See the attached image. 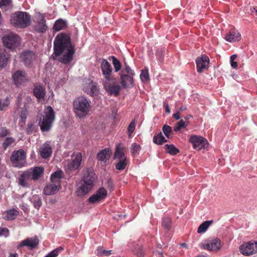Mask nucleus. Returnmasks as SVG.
I'll list each match as a JSON object with an SVG mask.
<instances>
[{
  "label": "nucleus",
  "mask_w": 257,
  "mask_h": 257,
  "mask_svg": "<svg viewBox=\"0 0 257 257\" xmlns=\"http://www.w3.org/2000/svg\"><path fill=\"white\" fill-rule=\"evenodd\" d=\"M250 10L252 13H255L256 15H257V7H251Z\"/></svg>",
  "instance_id": "nucleus-59"
},
{
  "label": "nucleus",
  "mask_w": 257,
  "mask_h": 257,
  "mask_svg": "<svg viewBox=\"0 0 257 257\" xmlns=\"http://www.w3.org/2000/svg\"><path fill=\"white\" fill-rule=\"evenodd\" d=\"M15 143V139L12 137H7L4 141L2 144V147L4 150H6L8 148L14 146Z\"/></svg>",
  "instance_id": "nucleus-32"
},
{
  "label": "nucleus",
  "mask_w": 257,
  "mask_h": 257,
  "mask_svg": "<svg viewBox=\"0 0 257 257\" xmlns=\"http://www.w3.org/2000/svg\"><path fill=\"white\" fill-rule=\"evenodd\" d=\"M185 127H186L185 122L183 120H181L176 123V124L174 128V131L176 132H178L182 128H184Z\"/></svg>",
  "instance_id": "nucleus-45"
},
{
  "label": "nucleus",
  "mask_w": 257,
  "mask_h": 257,
  "mask_svg": "<svg viewBox=\"0 0 257 257\" xmlns=\"http://www.w3.org/2000/svg\"><path fill=\"white\" fill-rule=\"evenodd\" d=\"M125 152L126 149L123 144L121 143L116 144L113 154V160L127 159Z\"/></svg>",
  "instance_id": "nucleus-19"
},
{
  "label": "nucleus",
  "mask_w": 257,
  "mask_h": 257,
  "mask_svg": "<svg viewBox=\"0 0 257 257\" xmlns=\"http://www.w3.org/2000/svg\"><path fill=\"white\" fill-rule=\"evenodd\" d=\"M109 150L104 149L99 152L97 155V159L101 161H106L109 158Z\"/></svg>",
  "instance_id": "nucleus-34"
},
{
  "label": "nucleus",
  "mask_w": 257,
  "mask_h": 257,
  "mask_svg": "<svg viewBox=\"0 0 257 257\" xmlns=\"http://www.w3.org/2000/svg\"><path fill=\"white\" fill-rule=\"evenodd\" d=\"M10 161L14 167L21 168L24 166L26 163V154L24 151L20 149L14 151L11 156Z\"/></svg>",
  "instance_id": "nucleus-10"
},
{
  "label": "nucleus",
  "mask_w": 257,
  "mask_h": 257,
  "mask_svg": "<svg viewBox=\"0 0 257 257\" xmlns=\"http://www.w3.org/2000/svg\"><path fill=\"white\" fill-rule=\"evenodd\" d=\"M33 93L38 100L43 99L46 95L45 88L41 85H36L34 88Z\"/></svg>",
  "instance_id": "nucleus-24"
},
{
  "label": "nucleus",
  "mask_w": 257,
  "mask_h": 257,
  "mask_svg": "<svg viewBox=\"0 0 257 257\" xmlns=\"http://www.w3.org/2000/svg\"><path fill=\"white\" fill-rule=\"evenodd\" d=\"M213 222V221L212 220L203 222L198 227L197 233H202L206 232L209 227L212 224Z\"/></svg>",
  "instance_id": "nucleus-30"
},
{
  "label": "nucleus",
  "mask_w": 257,
  "mask_h": 257,
  "mask_svg": "<svg viewBox=\"0 0 257 257\" xmlns=\"http://www.w3.org/2000/svg\"><path fill=\"white\" fill-rule=\"evenodd\" d=\"M162 224L165 229H170L172 225L171 219L169 217H166L163 218Z\"/></svg>",
  "instance_id": "nucleus-39"
},
{
  "label": "nucleus",
  "mask_w": 257,
  "mask_h": 257,
  "mask_svg": "<svg viewBox=\"0 0 257 257\" xmlns=\"http://www.w3.org/2000/svg\"><path fill=\"white\" fill-rule=\"evenodd\" d=\"M95 180L96 177L93 169L87 168L78 189L81 191V193H89L94 186Z\"/></svg>",
  "instance_id": "nucleus-3"
},
{
  "label": "nucleus",
  "mask_w": 257,
  "mask_h": 257,
  "mask_svg": "<svg viewBox=\"0 0 257 257\" xmlns=\"http://www.w3.org/2000/svg\"><path fill=\"white\" fill-rule=\"evenodd\" d=\"M121 63L118 60L117 58L113 56V70L115 72H120L122 68Z\"/></svg>",
  "instance_id": "nucleus-38"
},
{
  "label": "nucleus",
  "mask_w": 257,
  "mask_h": 257,
  "mask_svg": "<svg viewBox=\"0 0 257 257\" xmlns=\"http://www.w3.org/2000/svg\"><path fill=\"white\" fill-rule=\"evenodd\" d=\"M12 80L16 87H20L28 81L27 73L23 70H18L12 74Z\"/></svg>",
  "instance_id": "nucleus-12"
},
{
  "label": "nucleus",
  "mask_w": 257,
  "mask_h": 257,
  "mask_svg": "<svg viewBox=\"0 0 257 257\" xmlns=\"http://www.w3.org/2000/svg\"><path fill=\"white\" fill-rule=\"evenodd\" d=\"M35 125L32 123H28L26 128V133L29 135L32 134L35 130Z\"/></svg>",
  "instance_id": "nucleus-49"
},
{
  "label": "nucleus",
  "mask_w": 257,
  "mask_h": 257,
  "mask_svg": "<svg viewBox=\"0 0 257 257\" xmlns=\"http://www.w3.org/2000/svg\"><path fill=\"white\" fill-rule=\"evenodd\" d=\"M82 156L81 153H77L75 155H72V159L68 160L66 168L67 170L74 171L78 169L82 162Z\"/></svg>",
  "instance_id": "nucleus-14"
},
{
  "label": "nucleus",
  "mask_w": 257,
  "mask_h": 257,
  "mask_svg": "<svg viewBox=\"0 0 257 257\" xmlns=\"http://www.w3.org/2000/svg\"><path fill=\"white\" fill-rule=\"evenodd\" d=\"M189 142L192 144L193 148L198 151L207 148L208 145V141L205 138L197 135L191 136Z\"/></svg>",
  "instance_id": "nucleus-11"
},
{
  "label": "nucleus",
  "mask_w": 257,
  "mask_h": 257,
  "mask_svg": "<svg viewBox=\"0 0 257 257\" xmlns=\"http://www.w3.org/2000/svg\"><path fill=\"white\" fill-rule=\"evenodd\" d=\"M111 254V250H106L104 249V251H103V256H107L110 255Z\"/></svg>",
  "instance_id": "nucleus-56"
},
{
  "label": "nucleus",
  "mask_w": 257,
  "mask_h": 257,
  "mask_svg": "<svg viewBox=\"0 0 257 257\" xmlns=\"http://www.w3.org/2000/svg\"><path fill=\"white\" fill-rule=\"evenodd\" d=\"M90 101L86 98L80 96L73 101L74 111L76 115L79 118L86 116L90 110Z\"/></svg>",
  "instance_id": "nucleus-2"
},
{
  "label": "nucleus",
  "mask_w": 257,
  "mask_h": 257,
  "mask_svg": "<svg viewBox=\"0 0 257 257\" xmlns=\"http://www.w3.org/2000/svg\"><path fill=\"white\" fill-rule=\"evenodd\" d=\"M9 234V230L6 227H0V236H8Z\"/></svg>",
  "instance_id": "nucleus-51"
},
{
  "label": "nucleus",
  "mask_w": 257,
  "mask_h": 257,
  "mask_svg": "<svg viewBox=\"0 0 257 257\" xmlns=\"http://www.w3.org/2000/svg\"><path fill=\"white\" fill-rule=\"evenodd\" d=\"M209 63V58L205 55H202L200 57L197 58L196 60V63L198 72L201 73L204 70L207 69Z\"/></svg>",
  "instance_id": "nucleus-17"
},
{
  "label": "nucleus",
  "mask_w": 257,
  "mask_h": 257,
  "mask_svg": "<svg viewBox=\"0 0 257 257\" xmlns=\"http://www.w3.org/2000/svg\"><path fill=\"white\" fill-rule=\"evenodd\" d=\"M19 214L18 210L16 209H11L6 211L3 214V218L5 220H13Z\"/></svg>",
  "instance_id": "nucleus-25"
},
{
  "label": "nucleus",
  "mask_w": 257,
  "mask_h": 257,
  "mask_svg": "<svg viewBox=\"0 0 257 257\" xmlns=\"http://www.w3.org/2000/svg\"><path fill=\"white\" fill-rule=\"evenodd\" d=\"M67 27V22L66 21L62 20L59 19L57 20L53 26V29L56 31H59L61 30L64 29Z\"/></svg>",
  "instance_id": "nucleus-31"
},
{
  "label": "nucleus",
  "mask_w": 257,
  "mask_h": 257,
  "mask_svg": "<svg viewBox=\"0 0 257 257\" xmlns=\"http://www.w3.org/2000/svg\"><path fill=\"white\" fill-rule=\"evenodd\" d=\"M140 148L141 147L139 144L137 143L132 144L131 146L132 154L135 155L138 152L140 151Z\"/></svg>",
  "instance_id": "nucleus-47"
},
{
  "label": "nucleus",
  "mask_w": 257,
  "mask_h": 257,
  "mask_svg": "<svg viewBox=\"0 0 257 257\" xmlns=\"http://www.w3.org/2000/svg\"><path fill=\"white\" fill-rule=\"evenodd\" d=\"M114 160L115 167L116 170L121 171L125 169L127 165V159H117Z\"/></svg>",
  "instance_id": "nucleus-29"
},
{
  "label": "nucleus",
  "mask_w": 257,
  "mask_h": 257,
  "mask_svg": "<svg viewBox=\"0 0 257 257\" xmlns=\"http://www.w3.org/2000/svg\"><path fill=\"white\" fill-rule=\"evenodd\" d=\"M153 141L154 143L158 145H162L163 143L168 142V140L165 139L161 133L155 136Z\"/></svg>",
  "instance_id": "nucleus-37"
},
{
  "label": "nucleus",
  "mask_w": 257,
  "mask_h": 257,
  "mask_svg": "<svg viewBox=\"0 0 257 257\" xmlns=\"http://www.w3.org/2000/svg\"><path fill=\"white\" fill-rule=\"evenodd\" d=\"M241 35L237 30L232 29L226 35L225 39L229 42L238 41L240 40Z\"/></svg>",
  "instance_id": "nucleus-23"
},
{
  "label": "nucleus",
  "mask_w": 257,
  "mask_h": 257,
  "mask_svg": "<svg viewBox=\"0 0 257 257\" xmlns=\"http://www.w3.org/2000/svg\"><path fill=\"white\" fill-rule=\"evenodd\" d=\"M96 193H106V191L103 187H102L97 191Z\"/></svg>",
  "instance_id": "nucleus-61"
},
{
  "label": "nucleus",
  "mask_w": 257,
  "mask_h": 257,
  "mask_svg": "<svg viewBox=\"0 0 257 257\" xmlns=\"http://www.w3.org/2000/svg\"><path fill=\"white\" fill-rule=\"evenodd\" d=\"M165 111L167 113H169L170 112V109L168 104H164Z\"/></svg>",
  "instance_id": "nucleus-60"
},
{
  "label": "nucleus",
  "mask_w": 257,
  "mask_h": 257,
  "mask_svg": "<svg viewBox=\"0 0 257 257\" xmlns=\"http://www.w3.org/2000/svg\"><path fill=\"white\" fill-rule=\"evenodd\" d=\"M104 251V249L102 247H99L97 248V250L95 251V254L97 256H103V253Z\"/></svg>",
  "instance_id": "nucleus-54"
},
{
  "label": "nucleus",
  "mask_w": 257,
  "mask_h": 257,
  "mask_svg": "<svg viewBox=\"0 0 257 257\" xmlns=\"http://www.w3.org/2000/svg\"><path fill=\"white\" fill-rule=\"evenodd\" d=\"M52 152V148L49 144L44 143L40 148L39 153L41 157L43 159H47L50 157Z\"/></svg>",
  "instance_id": "nucleus-22"
},
{
  "label": "nucleus",
  "mask_w": 257,
  "mask_h": 257,
  "mask_svg": "<svg viewBox=\"0 0 257 257\" xmlns=\"http://www.w3.org/2000/svg\"><path fill=\"white\" fill-rule=\"evenodd\" d=\"M163 131L165 135L168 139L170 138L171 135H173V131L172 127L168 125H164L163 127Z\"/></svg>",
  "instance_id": "nucleus-42"
},
{
  "label": "nucleus",
  "mask_w": 257,
  "mask_h": 257,
  "mask_svg": "<svg viewBox=\"0 0 257 257\" xmlns=\"http://www.w3.org/2000/svg\"><path fill=\"white\" fill-rule=\"evenodd\" d=\"M164 148L166 152L171 155H176L179 153V149L173 144H166L164 146Z\"/></svg>",
  "instance_id": "nucleus-33"
},
{
  "label": "nucleus",
  "mask_w": 257,
  "mask_h": 257,
  "mask_svg": "<svg viewBox=\"0 0 257 257\" xmlns=\"http://www.w3.org/2000/svg\"><path fill=\"white\" fill-rule=\"evenodd\" d=\"M140 78L143 82H146L149 80L150 76L148 69H144L142 71Z\"/></svg>",
  "instance_id": "nucleus-43"
},
{
  "label": "nucleus",
  "mask_w": 257,
  "mask_h": 257,
  "mask_svg": "<svg viewBox=\"0 0 257 257\" xmlns=\"http://www.w3.org/2000/svg\"><path fill=\"white\" fill-rule=\"evenodd\" d=\"M135 253L137 255L138 257H143L144 256V251L141 247H138L136 248L135 250H133Z\"/></svg>",
  "instance_id": "nucleus-50"
},
{
  "label": "nucleus",
  "mask_w": 257,
  "mask_h": 257,
  "mask_svg": "<svg viewBox=\"0 0 257 257\" xmlns=\"http://www.w3.org/2000/svg\"><path fill=\"white\" fill-rule=\"evenodd\" d=\"M2 41L7 48L14 50L20 45V38L17 34L11 33L4 36L2 38Z\"/></svg>",
  "instance_id": "nucleus-9"
},
{
  "label": "nucleus",
  "mask_w": 257,
  "mask_h": 257,
  "mask_svg": "<svg viewBox=\"0 0 257 257\" xmlns=\"http://www.w3.org/2000/svg\"><path fill=\"white\" fill-rule=\"evenodd\" d=\"M103 74L106 79L104 82V88L110 95L112 94V81L110 79L111 66L105 60H103L101 64Z\"/></svg>",
  "instance_id": "nucleus-7"
},
{
  "label": "nucleus",
  "mask_w": 257,
  "mask_h": 257,
  "mask_svg": "<svg viewBox=\"0 0 257 257\" xmlns=\"http://www.w3.org/2000/svg\"><path fill=\"white\" fill-rule=\"evenodd\" d=\"M120 84L124 88H132L134 86L133 76L135 73L127 64L125 67L119 73Z\"/></svg>",
  "instance_id": "nucleus-4"
},
{
  "label": "nucleus",
  "mask_w": 257,
  "mask_h": 257,
  "mask_svg": "<svg viewBox=\"0 0 257 257\" xmlns=\"http://www.w3.org/2000/svg\"><path fill=\"white\" fill-rule=\"evenodd\" d=\"M85 91L91 96L96 95L98 93V89L95 83H90L85 87Z\"/></svg>",
  "instance_id": "nucleus-27"
},
{
  "label": "nucleus",
  "mask_w": 257,
  "mask_h": 257,
  "mask_svg": "<svg viewBox=\"0 0 257 257\" xmlns=\"http://www.w3.org/2000/svg\"><path fill=\"white\" fill-rule=\"evenodd\" d=\"M115 115H116V114H115ZM119 118H117V117H116V116H113V124H114V123H116V122H118V121H119Z\"/></svg>",
  "instance_id": "nucleus-64"
},
{
  "label": "nucleus",
  "mask_w": 257,
  "mask_h": 257,
  "mask_svg": "<svg viewBox=\"0 0 257 257\" xmlns=\"http://www.w3.org/2000/svg\"><path fill=\"white\" fill-rule=\"evenodd\" d=\"M107 194H94L88 199V202L91 204L99 203L101 200L104 199Z\"/></svg>",
  "instance_id": "nucleus-28"
},
{
  "label": "nucleus",
  "mask_w": 257,
  "mask_h": 257,
  "mask_svg": "<svg viewBox=\"0 0 257 257\" xmlns=\"http://www.w3.org/2000/svg\"><path fill=\"white\" fill-rule=\"evenodd\" d=\"M156 55L158 57V60L160 62H163V51L162 50H158L156 52Z\"/></svg>",
  "instance_id": "nucleus-52"
},
{
  "label": "nucleus",
  "mask_w": 257,
  "mask_h": 257,
  "mask_svg": "<svg viewBox=\"0 0 257 257\" xmlns=\"http://www.w3.org/2000/svg\"><path fill=\"white\" fill-rule=\"evenodd\" d=\"M22 61L27 67H29L36 59L35 54L32 51H25L21 55Z\"/></svg>",
  "instance_id": "nucleus-20"
},
{
  "label": "nucleus",
  "mask_w": 257,
  "mask_h": 257,
  "mask_svg": "<svg viewBox=\"0 0 257 257\" xmlns=\"http://www.w3.org/2000/svg\"><path fill=\"white\" fill-rule=\"evenodd\" d=\"M39 239L37 237H29L20 242L18 245V248H19L25 246L32 250L36 248L39 244Z\"/></svg>",
  "instance_id": "nucleus-18"
},
{
  "label": "nucleus",
  "mask_w": 257,
  "mask_h": 257,
  "mask_svg": "<svg viewBox=\"0 0 257 257\" xmlns=\"http://www.w3.org/2000/svg\"><path fill=\"white\" fill-rule=\"evenodd\" d=\"M121 89V86L118 84H114L113 83V95L114 96H117L118 95Z\"/></svg>",
  "instance_id": "nucleus-48"
},
{
  "label": "nucleus",
  "mask_w": 257,
  "mask_h": 257,
  "mask_svg": "<svg viewBox=\"0 0 257 257\" xmlns=\"http://www.w3.org/2000/svg\"><path fill=\"white\" fill-rule=\"evenodd\" d=\"M240 252L244 255L249 256L257 252V241L244 242L239 246Z\"/></svg>",
  "instance_id": "nucleus-13"
},
{
  "label": "nucleus",
  "mask_w": 257,
  "mask_h": 257,
  "mask_svg": "<svg viewBox=\"0 0 257 257\" xmlns=\"http://www.w3.org/2000/svg\"><path fill=\"white\" fill-rule=\"evenodd\" d=\"M63 177V172L59 170L52 174L51 176V184L47 185L45 191H51L52 192L58 191L61 187L60 179Z\"/></svg>",
  "instance_id": "nucleus-8"
},
{
  "label": "nucleus",
  "mask_w": 257,
  "mask_h": 257,
  "mask_svg": "<svg viewBox=\"0 0 257 257\" xmlns=\"http://www.w3.org/2000/svg\"><path fill=\"white\" fill-rule=\"evenodd\" d=\"M36 24L34 26L35 30L38 33H45L48 29L46 24V21L43 14H38L35 17Z\"/></svg>",
  "instance_id": "nucleus-16"
},
{
  "label": "nucleus",
  "mask_w": 257,
  "mask_h": 257,
  "mask_svg": "<svg viewBox=\"0 0 257 257\" xmlns=\"http://www.w3.org/2000/svg\"><path fill=\"white\" fill-rule=\"evenodd\" d=\"M28 115V112L26 109H23L20 114V120L19 124L22 126L25 124Z\"/></svg>",
  "instance_id": "nucleus-41"
},
{
  "label": "nucleus",
  "mask_w": 257,
  "mask_h": 257,
  "mask_svg": "<svg viewBox=\"0 0 257 257\" xmlns=\"http://www.w3.org/2000/svg\"><path fill=\"white\" fill-rule=\"evenodd\" d=\"M173 117L176 120H178L180 118V114L179 112H177L176 113L173 114Z\"/></svg>",
  "instance_id": "nucleus-58"
},
{
  "label": "nucleus",
  "mask_w": 257,
  "mask_h": 257,
  "mask_svg": "<svg viewBox=\"0 0 257 257\" xmlns=\"http://www.w3.org/2000/svg\"><path fill=\"white\" fill-rule=\"evenodd\" d=\"M11 23L19 28H25L30 24V16L27 13L18 12L11 17Z\"/></svg>",
  "instance_id": "nucleus-5"
},
{
  "label": "nucleus",
  "mask_w": 257,
  "mask_h": 257,
  "mask_svg": "<svg viewBox=\"0 0 257 257\" xmlns=\"http://www.w3.org/2000/svg\"><path fill=\"white\" fill-rule=\"evenodd\" d=\"M44 114L42 121L40 122V125L42 132H48L51 129L55 119V112L53 108L48 106L45 109Z\"/></svg>",
  "instance_id": "nucleus-6"
},
{
  "label": "nucleus",
  "mask_w": 257,
  "mask_h": 257,
  "mask_svg": "<svg viewBox=\"0 0 257 257\" xmlns=\"http://www.w3.org/2000/svg\"><path fill=\"white\" fill-rule=\"evenodd\" d=\"M9 134V132L8 130L5 128H2L0 132V138H3L6 137Z\"/></svg>",
  "instance_id": "nucleus-53"
},
{
  "label": "nucleus",
  "mask_w": 257,
  "mask_h": 257,
  "mask_svg": "<svg viewBox=\"0 0 257 257\" xmlns=\"http://www.w3.org/2000/svg\"><path fill=\"white\" fill-rule=\"evenodd\" d=\"M11 0H0V7L6 6L10 4Z\"/></svg>",
  "instance_id": "nucleus-55"
},
{
  "label": "nucleus",
  "mask_w": 257,
  "mask_h": 257,
  "mask_svg": "<svg viewBox=\"0 0 257 257\" xmlns=\"http://www.w3.org/2000/svg\"><path fill=\"white\" fill-rule=\"evenodd\" d=\"M74 53L75 48L68 35L61 33L55 37L54 52L51 56L54 60L66 65L72 61Z\"/></svg>",
  "instance_id": "nucleus-1"
},
{
  "label": "nucleus",
  "mask_w": 257,
  "mask_h": 257,
  "mask_svg": "<svg viewBox=\"0 0 257 257\" xmlns=\"http://www.w3.org/2000/svg\"><path fill=\"white\" fill-rule=\"evenodd\" d=\"M31 170H28L23 173L19 178V183L23 187H27L32 180Z\"/></svg>",
  "instance_id": "nucleus-21"
},
{
  "label": "nucleus",
  "mask_w": 257,
  "mask_h": 257,
  "mask_svg": "<svg viewBox=\"0 0 257 257\" xmlns=\"http://www.w3.org/2000/svg\"><path fill=\"white\" fill-rule=\"evenodd\" d=\"M9 257H18V254L17 253H10Z\"/></svg>",
  "instance_id": "nucleus-63"
},
{
  "label": "nucleus",
  "mask_w": 257,
  "mask_h": 257,
  "mask_svg": "<svg viewBox=\"0 0 257 257\" xmlns=\"http://www.w3.org/2000/svg\"><path fill=\"white\" fill-rule=\"evenodd\" d=\"M122 217V215H119V214H115V215L113 216V219H116L117 220H118L119 218H121Z\"/></svg>",
  "instance_id": "nucleus-62"
},
{
  "label": "nucleus",
  "mask_w": 257,
  "mask_h": 257,
  "mask_svg": "<svg viewBox=\"0 0 257 257\" xmlns=\"http://www.w3.org/2000/svg\"><path fill=\"white\" fill-rule=\"evenodd\" d=\"M44 169L41 167H36L33 171H31V177L33 180H38L43 174Z\"/></svg>",
  "instance_id": "nucleus-26"
},
{
  "label": "nucleus",
  "mask_w": 257,
  "mask_h": 257,
  "mask_svg": "<svg viewBox=\"0 0 257 257\" xmlns=\"http://www.w3.org/2000/svg\"><path fill=\"white\" fill-rule=\"evenodd\" d=\"M31 201L33 203L35 208L39 209L42 205V199L39 195L35 194L31 198Z\"/></svg>",
  "instance_id": "nucleus-36"
},
{
  "label": "nucleus",
  "mask_w": 257,
  "mask_h": 257,
  "mask_svg": "<svg viewBox=\"0 0 257 257\" xmlns=\"http://www.w3.org/2000/svg\"><path fill=\"white\" fill-rule=\"evenodd\" d=\"M230 64L233 68H236L238 66L237 63L234 61H230Z\"/></svg>",
  "instance_id": "nucleus-57"
},
{
  "label": "nucleus",
  "mask_w": 257,
  "mask_h": 257,
  "mask_svg": "<svg viewBox=\"0 0 257 257\" xmlns=\"http://www.w3.org/2000/svg\"><path fill=\"white\" fill-rule=\"evenodd\" d=\"M201 247L210 251H218L221 248L220 240L217 238L204 241L200 244Z\"/></svg>",
  "instance_id": "nucleus-15"
},
{
  "label": "nucleus",
  "mask_w": 257,
  "mask_h": 257,
  "mask_svg": "<svg viewBox=\"0 0 257 257\" xmlns=\"http://www.w3.org/2000/svg\"><path fill=\"white\" fill-rule=\"evenodd\" d=\"M136 121L135 119H134L131 121L130 124L127 127V135L129 137H131L132 134L135 132L136 128Z\"/></svg>",
  "instance_id": "nucleus-40"
},
{
  "label": "nucleus",
  "mask_w": 257,
  "mask_h": 257,
  "mask_svg": "<svg viewBox=\"0 0 257 257\" xmlns=\"http://www.w3.org/2000/svg\"><path fill=\"white\" fill-rule=\"evenodd\" d=\"M10 104L9 100L8 99L4 100L0 99V110H3L7 107Z\"/></svg>",
  "instance_id": "nucleus-46"
},
{
  "label": "nucleus",
  "mask_w": 257,
  "mask_h": 257,
  "mask_svg": "<svg viewBox=\"0 0 257 257\" xmlns=\"http://www.w3.org/2000/svg\"><path fill=\"white\" fill-rule=\"evenodd\" d=\"M63 249L62 247H59L51 251L45 257H56Z\"/></svg>",
  "instance_id": "nucleus-44"
},
{
  "label": "nucleus",
  "mask_w": 257,
  "mask_h": 257,
  "mask_svg": "<svg viewBox=\"0 0 257 257\" xmlns=\"http://www.w3.org/2000/svg\"><path fill=\"white\" fill-rule=\"evenodd\" d=\"M9 58L8 54L5 50H0V67H4Z\"/></svg>",
  "instance_id": "nucleus-35"
}]
</instances>
